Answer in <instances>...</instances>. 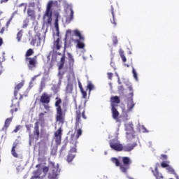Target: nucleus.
Wrapping results in <instances>:
<instances>
[{
    "instance_id": "338daca9",
    "label": "nucleus",
    "mask_w": 179,
    "mask_h": 179,
    "mask_svg": "<svg viewBox=\"0 0 179 179\" xmlns=\"http://www.w3.org/2000/svg\"><path fill=\"white\" fill-rule=\"evenodd\" d=\"M0 68H2V62H0Z\"/></svg>"
},
{
    "instance_id": "dca6fc26",
    "label": "nucleus",
    "mask_w": 179,
    "mask_h": 179,
    "mask_svg": "<svg viewBox=\"0 0 179 179\" xmlns=\"http://www.w3.org/2000/svg\"><path fill=\"white\" fill-rule=\"evenodd\" d=\"M135 146H136V143H135L133 144H127L124 146H122V150H124V152H131V150H134Z\"/></svg>"
},
{
    "instance_id": "423d86ee",
    "label": "nucleus",
    "mask_w": 179,
    "mask_h": 179,
    "mask_svg": "<svg viewBox=\"0 0 179 179\" xmlns=\"http://www.w3.org/2000/svg\"><path fill=\"white\" fill-rule=\"evenodd\" d=\"M52 172L49 174V178L50 179H57V176L59 174V168L58 164H57L56 166L54 164H52Z\"/></svg>"
},
{
    "instance_id": "3c124183",
    "label": "nucleus",
    "mask_w": 179,
    "mask_h": 179,
    "mask_svg": "<svg viewBox=\"0 0 179 179\" xmlns=\"http://www.w3.org/2000/svg\"><path fill=\"white\" fill-rule=\"evenodd\" d=\"M122 58V60L123 61V62H127V57H125V55L124 56H120Z\"/></svg>"
},
{
    "instance_id": "8fccbe9b",
    "label": "nucleus",
    "mask_w": 179,
    "mask_h": 179,
    "mask_svg": "<svg viewBox=\"0 0 179 179\" xmlns=\"http://www.w3.org/2000/svg\"><path fill=\"white\" fill-rule=\"evenodd\" d=\"M108 78L111 80L113 78V73H108Z\"/></svg>"
},
{
    "instance_id": "ea45409f",
    "label": "nucleus",
    "mask_w": 179,
    "mask_h": 179,
    "mask_svg": "<svg viewBox=\"0 0 179 179\" xmlns=\"http://www.w3.org/2000/svg\"><path fill=\"white\" fill-rule=\"evenodd\" d=\"M33 50L32 49H29L27 51V53H26V57H30V55H31L33 54Z\"/></svg>"
},
{
    "instance_id": "aec40b11",
    "label": "nucleus",
    "mask_w": 179,
    "mask_h": 179,
    "mask_svg": "<svg viewBox=\"0 0 179 179\" xmlns=\"http://www.w3.org/2000/svg\"><path fill=\"white\" fill-rule=\"evenodd\" d=\"M69 83L66 88V93L71 94L72 93V90H73V85L71 83V78L68 77Z\"/></svg>"
},
{
    "instance_id": "20e7f679",
    "label": "nucleus",
    "mask_w": 179,
    "mask_h": 179,
    "mask_svg": "<svg viewBox=\"0 0 179 179\" xmlns=\"http://www.w3.org/2000/svg\"><path fill=\"white\" fill-rule=\"evenodd\" d=\"M110 147L113 150H116V152H121V150H122V144H121L117 138L110 141Z\"/></svg>"
},
{
    "instance_id": "a18cd8bd",
    "label": "nucleus",
    "mask_w": 179,
    "mask_h": 179,
    "mask_svg": "<svg viewBox=\"0 0 179 179\" xmlns=\"http://www.w3.org/2000/svg\"><path fill=\"white\" fill-rule=\"evenodd\" d=\"M113 44H117V43H118V40L117 39L116 36H113Z\"/></svg>"
},
{
    "instance_id": "de8ad7c7",
    "label": "nucleus",
    "mask_w": 179,
    "mask_h": 179,
    "mask_svg": "<svg viewBox=\"0 0 179 179\" xmlns=\"http://www.w3.org/2000/svg\"><path fill=\"white\" fill-rule=\"evenodd\" d=\"M10 22H12V17L10 18V20L7 22L6 26V27H9V25L10 24Z\"/></svg>"
},
{
    "instance_id": "2f4dec72",
    "label": "nucleus",
    "mask_w": 179,
    "mask_h": 179,
    "mask_svg": "<svg viewBox=\"0 0 179 179\" xmlns=\"http://www.w3.org/2000/svg\"><path fill=\"white\" fill-rule=\"evenodd\" d=\"M56 102H55V107H57V108H61V106H59V104H61V103H62V101L61 100V99L57 97L56 98Z\"/></svg>"
},
{
    "instance_id": "5fc2aeb1",
    "label": "nucleus",
    "mask_w": 179,
    "mask_h": 179,
    "mask_svg": "<svg viewBox=\"0 0 179 179\" xmlns=\"http://www.w3.org/2000/svg\"><path fill=\"white\" fill-rule=\"evenodd\" d=\"M43 172L44 173H48V167L45 166L43 168Z\"/></svg>"
},
{
    "instance_id": "69168bd1",
    "label": "nucleus",
    "mask_w": 179,
    "mask_h": 179,
    "mask_svg": "<svg viewBox=\"0 0 179 179\" xmlns=\"http://www.w3.org/2000/svg\"><path fill=\"white\" fill-rule=\"evenodd\" d=\"M129 90L132 91V87H129Z\"/></svg>"
},
{
    "instance_id": "0eeeda50",
    "label": "nucleus",
    "mask_w": 179,
    "mask_h": 179,
    "mask_svg": "<svg viewBox=\"0 0 179 179\" xmlns=\"http://www.w3.org/2000/svg\"><path fill=\"white\" fill-rule=\"evenodd\" d=\"M124 164L120 165V170L122 173H127L128 169H129V164H131V159L128 157H124L122 158Z\"/></svg>"
},
{
    "instance_id": "473e14b6",
    "label": "nucleus",
    "mask_w": 179,
    "mask_h": 179,
    "mask_svg": "<svg viewBox=\"0 0 179 179\" xmlns=\"http://www.w3.org/2000/svg\"><path fill=\"white\" fill-rule=\"evenodd\" d=\"M169 164H170V162H169V161H166V162H163L162 164H161V166H162V167H163L164 169V168H168V167H170V165H169Z\"/></svg>"
},
{
    "instance_id": "7ed1b4c3",
    "label": "nucleus",
    "mask_w": 179,
    "mask_h": 179,
    "mask_svg": "<svg viewBox=\"0 0 179 179\" xmlns=\"http://www.w3.org/2000/svg\"><path fill=\"white\" fill-rule=\"evenodd\" d=\"M66 6L65 8V11L66 13V15L65 16V20L66 23H71L72 20H73V9L72 8V5L66 4Z\"/></svg>"
},
{
    "instance_id": "a211bd4d",
    "label": "nucleus",
    "mask_w": 179,
    "mask_h": 179,
    "mask_svg": "<svg viewBox=\"0 0 179 179\" xmlns=\"http://www.w3.org/2000/svg\"><path fill=\"white\" fill-rule=\"evenodd\" d=\"M125 131L126 132H130V134L135 131H134V124H132V122L125 124Z\"/></svg>"
},
{
    "instance_id": "1a4fd4ad",
    "label": "nucleus",
    "mask_w": 179,
    "mask_h": 179,
    "mask_svg": "<svg viewBox=\"0 0 179 179\" xmlns=\"http://www.w3.org/2000/svg\"><path fill=\"white\" fill-rule=\"evenodd\" d=\"M55 41L53 43V51H58V50H61L62 47V42H61V40L59 39V36L58 34L54 36Z\"/></svg>"
},
{
    "instance_id": "c756f323",
    "label": "nucleus",
    "mask_w": 179,
    "mask_h": 179,
    "mask_svg": "<svg viewBox=\"0 0 179 179\" xmlns=\"http://www.w3.org/2000/svg\"><path fill=\"white\" fill-rule=\"evenodd\" d=\"M132 73H133V78H134L136 82H138L139 79L138 78V73L136 72V70H135V68L134 67H132Z\"/></svg>"
},
{
    "instance_id": "a878e982",
    "label": "nucleus",
    "mask_w": 179,
    "mask_h": 179,
    "mask_svg": "<svg viewBox=\"0 0 179 179\" xmlns=\"http://www.w3.org/2000/svg\"><path fill=\"white\" fill-rule=\"evenodd\" d=\"M67 55L70 66H73V62H75V59H73V56H72L71 53H67Z\"/></svg>"
},
{
    "instance_id": "774afa93",
    "label": "nucleus",
    "mask_w": 179,
    "mask_h": 179,
    "mask_svg": "<svg viewBox=\"0 0 179 179\" xmlns=\"http://www.w3.org/2000/svg\"><path fill=\"white\" fill-rule=\"evenodd\" d=\"M66 33H67V34H68V33H71V30H67Z\"/></svg>"
},
{
    "instance_id": "a19ab883",
    "label": "nucleus",
    "mask_w": 179,
    "mask_h": 179,
    "mask_svg": "<svg viewBox=\"0 0 179 179\" xmlns=\"http://www.w3.org/2000/svg\"><path fill=\"white\" fill-rule=\"evenodd\" d=\"M22 31H19L17 34V41H20V39L22 38Z\"/></svg>"
},
{
    "instance_id": "bf43d9fd",
    "label": "nucleus",
    "mask_w": 179,
    "mask_h": 179,
    "mask_svg": "<svg viewBox=\"0 0 179 179\" xmlns=\"http://www.w3.org/2000/svg\"><path fill=\"white\" fill-rule=\"evenodd\" d=\"M162 157H164V159H167V155H162Z\"/></svg>"
},
{
    "instance_id": "4468645a",
    "label": "nucleus",
    "mask_w": 179,
    "mask_h": 179,
    "mask_svg": "<svg viewBox=\"0 0 179 179\" xmlns=\"http://www.w3.org/2000/svg\"><path fill=\"white\" fill-rule=\"evenodd\" d=\"M41 41L43 38L40 37V35H36L34 39L31 41V45H35L36 44L37 47L41 45Z\"/></svg>"
},
{
    "instance_id": "b1692460",
    "label": "nucleus",
    "mask_w": 179,
    "mask_h": 179,
    "mask_svg": "<svg viewBox=\"0 0 179 179\" xmlns=\"http://www.w3.org/2000/svg\"><path fill=\"white\" fill-rule=\"evenodd\" d=\"M126 138L129 141H131V139H134L135 138V131L133 133H131L129 131L126 132Z\"/></svg>"
},
{
    "instance_id": "393cba45",
    "label": "nucleus",
    "mask_w": 179,
    "mask_h": 179,
    "mask_svg": "<svg viewBox=\"0 0 179 179\" xmlns=\"http://www.w3.org/2000/svg\"><path fill=\"white\" fill-rule=\"evenodd\" d=\"M87 89L89 90V94H90L92 90H94V85L91 81L87 82Z\"/></svg>"
},
{
    "instance_id": "f704fd0d",
    "label": "nucleus",
    "mask_w": 179,
    "mask_h": 179,
    "mask_svg": "<svg viewBox=\"0 0 179 179\" xmlns=\"http://www.w3.org/2000/svg\"><path fill=\"white\" fill-rule=\"evenodd\" d=\"M112 8V15H113V20H111V23H113V24H114V26H117V23L115 22V18L114 17V8L113 7Z\"/></svg>"
},
{
    "instance_id": "f03ea898",
    "label": "nucleus",
    "mask_w": 179,
    "mask_h": 179,
    "mask_svg": "<svg viewBox=\"0 0 179 179\" xmlns=\"http://www.w3.org/2000/svg\"><path fill=\"white\" fill-rule=\"evenodd\" d=\"M74 36L76 37H78L79 39H76L75 41V43H77V48L80 50H83L82 52H85L86 50H85V44L82 41H85V36H82V34H80V31L78 29H75L73 31Z\"/></svg>"
},
{
    "instance_id": "cd10ccee",
    "label": "nucleus",
    "mask_w": 179,
    "mask_h": 179,
    "mask_svg": "<svg viewBox=\"0 0 179 179\" xmlns=\"http://www.w3.org/2000/svg\"><path fill=\"white\" fill-rule=\"evenodd\" d=\"M17 146V143H14L13 145V148L11 150V153L14 157H17V153L15 151V148Z\"/></svg>"
},
{
    "instance_id": "864d4df0",
    "label": "nucleus",
    "mask_w": 179,
    "mask_h": 179,
    "mask_svg": "<svg viewBox=\"0 0 179 179\" xmlns=\"http://www.w3.org/2000/svg\"><path fill=\"white\" fill-rule=\"evenodd\" d=\"M44 86H45V83H44V81H41V88L43 89V87H44Z\"/></svg>"
},
{
    "instance_id": "6e6552de",
    "label": "nucleus",
    "mask_w": 179,
    "mask_h": 179,
    "mask_svg": "<svg viewBox=\"0 0 179 179\" xmlns=\"http://www.w3.org/2000/svg\"><path fill=\"white\" fill-rule=\"evenodd\" d=\"M40 136V131L38 130V122H36L35 123L34 131V136L31 134H29V143H31V141L34 139L36 141H38V136Z\"/></svg>"
},
{
    "instance_id": "9b49d317",
    "label": "nucleus",
    "mask_w": 179,
    "mask_h": 179,
    "mask_svg": "<svg viewBox=\"0 0 179 179\" xmlns=\"http://www.w3.org/2000/svg\"><path fill=\"white\" fill-rule=\"evenodd\" d=\"M27 61H29L28 68L31 71H33L34 68H36L37 65V60L36 58H26Z\"/></svg>"
},
{
    "instance_id": "052dcab7",
    "label": "nucleus",
    "mask_w": 179,
    "mask_h": 179,
    "mask_svg": "<svg viewBox=\"0 0 179 179\" xmlns=\"http://www.w3.org/2000/svg\"><path fill=\"white\" fill-rule=\"evenodd\" d=\"M3 31H5V28H2L1 30V34H3Z\"/></svg>"
},
{
    "instance_id": "ddd939ff",
    "label": "nucleus",
    "mask_w": 179,
    "mask_h": 179,
    "mask_svg": "<svg viewBox=\"0 0 179 179\" xmlns=\"http://www.w3.org/2000/svg\"><path fill=\"white\" fill-rule=\"evenodd\" d=\"M75 153H76V148H71L67 156L68 163H71V162H72V160L75 159Z\"/></svg>"
},
{
    "instance_id": "603ef678",
    "label": "nucleus",
    "mask_w": 179,
    "mask_h": 179,
    "mask_svg": "<svg viewBox=\"0 0 179 179\" xmlns=\"http://www.w3.org/2000/svg\"><path fill=\"white\" fill-rule=\"evenodd\" d=\"M119 52H120V57L124 56V50H122L120 49V50H119Z\"/></svg>"
},
{
    "instance_id": "c85d7f7f",
    "label": "nucleus",
    "mask_w": 179,
    "mask_h": 179,
    "mask_svg": "<svg viewBox=\"0 0 179 179\" xmlns=\"http://www.w3.org/2000/svg\"><path fill=\"white\" fill-rule=\"evenodd\" d=\"M110 101L113 103H115V104H120V98L118 96H113L110 99Z\"/></svg>"
},
{
    "instance_id": "2eb2a0df",
    "label": "nucleus",
    "mask_w": 179,
    "mask_h": 179,
    "mask_svg": "<svg viewBox=\"0 0 179 179\" xmlns=\"http://www.w3.org/2000/svg\"><path fill=\"white\" fill-rule=\"evenodd\" d=\"M135 107V103H134V99L131 98L127 101V113H131Z\"/></svg>"
},
{
    "instance_id": "09e8293b",
    "label": "nucleus",
    "mask_w": 179,
    "mask_h": 179,
    "mask_svg": "<svg viewBox=\"0 0 179 179\" xmlns=\"http://www.w3.org/2000/svg\"><path fill=\"white\" fill-rule=\"evenodd\" d=\"M44 117V113H40L39 114V120H41V121H43V117Z\"/></svg>"
},
{
    "instance_id": "5701e85b",
    "label": "nucleus",
    "mask_w": 179,
    "mask_h": 179,
    "mask_svg": "<svg viewBox=\"0 0 179 179\" xmlns=\"http://www.w3.org/2000/svg\"><path fill=\"white\" fill-rule=\"evenodd\" d=\"M152 173H153V176H155L156 179L163 178V176H162V173H159L157 170V166H155V171L152 170Z\"/></svg>"
},
{
    "instance_id": "9d476101",
    "label": "nucleus",
    "mask_w": 179,
    "mask_h": 179,
    "mask_svg": "<svg viewBox=\"0 0 179 179\" xmlns=\"http://www.w3.org/2000/svg\"><path fill=\"white\" fill-rule=\"evenodd\" d=\"M57 110V115H56V121L57 122L64 123V118L65 115L62 113V109L61 108H56Z\"/></svg>"
},
{
    "instance_id": "c9c22d12",
    "label": "nucleus",
    "mask_w": 179,
    "mask_h": 179,
    "mask_svg": "<svg viewBox=\"0 0 179 179\" xmlns=\"http://www.w3.org/2000/svg\"><path fill=\"white\" fill-rule=\"evenodd\" d=\"M60 62H61V64L59 66V69H62V66H64V64H65V56H63L61 58Z\"/></svg>"
},
{
    "instance_id": "e433bc0d",
    "label": "nucleus",
    "mask_w": 179,
    "mask_h": 179,
    "mask_svg": "<svg viewBox=\"0 0 179 179\" xmlns=\"http://www.w3.org/2000/svg\"><path fill=\"white\" fill-rule=\"evenodd\" d=\"M52 90H53L54 93H58V92H59V86L53 85L52 87Z\"/></svg>"
},
{
    "instance_id": "37998d69",
    "label": "nucleus",
    "mask_w": 179,
    "mask_h": 179,
    "mask_svg": "<svg viewBox=\"0 0 179 179\" xmlns=\"http://www.w3.org/2000/svg\"><path fill=\"white\" fill-rule=\"evenodd\" d=\"M141 132H149L147 129H146V127H145V126H142L141 128Z\"/></svg>"
},
{
    "instance_id": "4d7b16f0",
    "label": "nucleus",
    "mask_w": 179,
    "mask_h": 179,
    "mask_svg": "<svg viewBox=\"0 0 179 179\" xmlns=\"http://www.w3.org/2000/svg\"><path fill=\"white\" fill-rule=\"evenodd\" d=\"M22 169V168L21 166H17V170L18 171H20Z\"/></svg>"
},
{
    "instance_id": "6e6d98bb",
    "label": "nucleus",
    "mask_w": 179,
    "mask_h": 179,
    "mask_svg": "<svg viewBox=\"0 0 179 179\" xmlns=\"http://www.w3.org/2000/svg\"><path fill=\"white\" fill-rule=\"evenodd\" d=\"M29 6H31V8H34L35 3H30Z\"/></svg>"
},
{
    "instance_id": "e2e57ef3",
    "label": "nucleus",
    "mask_w": 179,
    "mask_h": 179,
    "mask_svg": "<svg viewBox=\"0 0 179 179\" xmlns=\"http://www.w3.org/2000/svg\"><path fill=\"white\" fill-rule=\"evenodd\" d=\"M117 82H118L119 85H121V81L120 80V77H118V78H117Z\"/></svg>"
},
{
    "instance_id": "4be33fe9",
    "label": "nucleus",
    "mask_w": 179,
    "mask_h": 179,
    "mask_svg": "<svg viewBox=\"0 0 179 179\" xmlns=\"http://www.w3.org/2000/svg\"><path fill=\"white\" fill-rule=\"evenodd\" d=\"M23 85H24V81H22L20 83L15 85V91H14L15 97H16V94H17V92H19V90H20V89H22V87H23Z\"/></svg>"
},
{
    "instance_id": "680f3d73",
    "label": "nucleus",
    "mask_w": 179,
    "mask_h": 179,
    "mask_svg": "<svg viewBox=\"0 0 179 179\" xmlns=\"http://www.w3.org/2000/svg\"><path fill=\"white\" fill-rule=\"evenodd\" d=\"M26 127H27V130L30 131V126L27 125Z\"/></svg>"
},
{
    "instance_id": "58836bf2",
    "label": "nucleus",
    "mask_w": 179,
    "mask_h": 179,
    "mask_svg": "<svg viewBox=\"0 0 179 179\" xmlns=\"http://www.w3.org/2000/svg\"><path fill=\"white\" fill-rule=\"evenodd\" d=\"M80 90H81V93L83 94V99H86V97H87V93L83 91V88H80Z\"/></svg>"
},
{
    "instance_id": "72a5a7b5",
    "label": "nucleus",
    "mask_w": 179,
    "mask_h": 179,
    "mask_svg": "<svg viewBox=\"0 0 179 179\" xmlns=\"http://www.w3.org/2000/svg\"><path fill=\"white\" fill-rule=\"evenodd\" d=\"M27 15L30 17H34V10L29 8L28 10H27Z\"/></svg>"
},
{
    "instance_id": "0e129e2a",
    "label": "nucleus",
    "mask_w": 179,
    "mask_h": 179,
    "mask_svg": "<svg viewBox=\"0 0 179 179\" xmlns=\"http://www.w3.org/2000/svg\"><path fill=\"white\" fill-rule=\"evenodd\" d=\"M36 78H37V76H35L34 77H33L32 80H35Z\"/></svg>"
},
{
    "instance_id": "f257e3e1",
    "label": "nucleus",
    "mask_w": 179,
    "mask_h": 179,
    "mask_svg": "<svg viewBox=\"0 0 179 179\" xmlns=\"http://www.w3.org/2000/svg\"><path fill=\"white\" fill-rule=\"evenodd\" d=\"M52 10H61V4L57 1L50 0L46 6V11L43 16V20L49 24L52 22Z\"/></svg>"
},
{
    "instance_id": "c03bdc74",
    "label": "nucleus",
    "mask_w": 179,
    "mask_h": 179,
    "mask_svg": "<svg viewBox=\"0 0 179 179\" xmlns=\"http://www.w3.org/2000/svg\"><path fill=\"white\" fill-rule=\"evenodd\" d=\"M52 155H57V148H53L51 151Z\"/></svg>"
},
{
    "instance_id": "f8f14e48",
    "label": "nucleus",
    "mask_w": 179,
    "mask_h": 179,
    "mask_svg": "<svg viewBox=\"0 0 179 179\" xmlns=\"http://www.w3.org/2000/svg\"><path fill=\"white\" fill-rule=\"evenodd\" d=\"M62 135V129L59 128L55 133V141L56 144L60 145L61 144V136Z\"/></svg>"
},
{
    "instance_id": "79ce46f5",
    "label": "nucleus",
    "mask_w": 179,
    "mask_h": 179,
    "mask_svg": "<svg viewBox=\"0 0 179 179\" xmlns=\"http://www.w3.org/2000/svg\"><path fill=\"white\" fill-rule=\"evenodd\" d=\"M80 135H82V129H78L77 130V139L80 136Z\"/></svg>"
},
{
    "instance_id": "412c9836",
    "label": "nucleus",
    "mask_w": 179,
    "mask_h": 179,
    "mask_svg": "<svg viewBox=\"0 0 179 179\" xmlns=\"http://www.w3.org/2000/svg\"><path fill=\"white\" fill-rule=\"evenodd\" d=\"M166 170L169 174H172L176 178L179 177L178 174H177V172H176V170H174V168L169 166L166 168Z\"/></svg>"
},
{
    "instance_id": "6ab92c4d",
    "label": "nucleus",
    "mask_w": 179,
    "mask_h": 179,
    "mask_svg": "<svg viewBox=\"0 0 179 179\" xmlns=\"http://www.w3.org/2000/svg\"><path fill=\"white\" fill-rule=\"evenodd\" d=\"M112 106V114H113V118L114 120H118V115H120V113H118V110L114 107V103H111Z\"/></svg>"
},
{
    "instance_id": "bb28decb",
    "label": "nucleus",
    "mask_w": 179,
    "mask_h": 179,
    "mask_svg": "<svg viewBox=\"0 0 179 179\" xmlns=\"http://www.w3.org/2000/svg\"><path fill=\"white\" fill-rule=\"evenodd\" d=\"M55 16H56V19L55 22V27L58 33V31H59V27H58V17H59V14L56 13Z\"/></svg>"
},
{
    "instance_id": "49530a36",
    "label": "nucleus",
    "mask_w": 179,
    "mask_h": 179,
    "mask_svg": "<svg viewBox=\"0 0 179 179\" xmlns=\"http://www.w3.org/2000/svg\"><path fill=\"white\" fill-rule=\"evenodd\" d=\"M20 128H22L21 126H17L15 129L13 131V132H15L16 134V132L19 131V129H20Z\"/></svg>"
},
{
    "instance_id": "4c0bfd02",
    "label": "nucleus",
    "mask_w": 179,
    "mask_h": 179,
    "mask_svg": "<svg viewBox=\"0 0 179 179\" xmlns=\"http://www.w3.org/2000/svg\"><path fill=\"white\" fill-rule=\"evenodd\" d=\"M111 161L113 162V163H115V166H120V161H118L117 158H112Z\"/></svg>"
},
{
    "instance_id": "7c9ffc66",
    "label": "nucleus",
    "mask_w": 179,
    "mask_h": 179,
    "mask_svg": "<svg viewBox=\"0 0 179 179\" xmlns=\"http://www.w3.org/2000/svg\"><path fill=\"white\" fill-rule=\"evenodd\" d=\"M10 122H12V117L7 118L5 121V124H4L5 128H8V127L10 125Z\"/></svg>"
},
{
    "instance_id": "13d9d810",
    "label": "nucleus",
    "mask_w": 179,
    "mask_h": 179,
    "mask_svg": "<svg viewBox=\"0 0 179 179\" xmlns=\"http://www.w3.org/2000/svg\"><path fill=\"white\" fill-rule=\"evenodd\" d=\"M3 43V41H2V38H0V47H1V45H2Z\"/></svg>"
},
{
    "instance_id": "f3484780",
    "label": "nucleus",
    "mask_w": 179,
    "mask_h": 179,
    "mask_svg": "<svg viewBox=\"0 0 179 179\" xmlns=\"http://www.w3.org/2000/svg\"><path fill=\"white\" fill-rule=\"evenodd\" d=\"M41 102L43 104H48L50 103V96L47 94H43L41 97Z\"/></svg>"
},
{
    "instance_id": "39448f33",
    "label": "nucleus",
    "mask_w": 179,
    "mask_h": 179,
    "mask_svg": "<svg viewBox=\"0 0 179 179\" xmlns=\"http://www.w3.org/2000/svg\"><path fill=\"white\" fill-rule=\"evenodd\" d=\"M80 117H83L84 120H86V115H85V109L80 108L79 110L76 111V128H78V127H79V124H80Z\"/></svg>"
}]
</instances>
